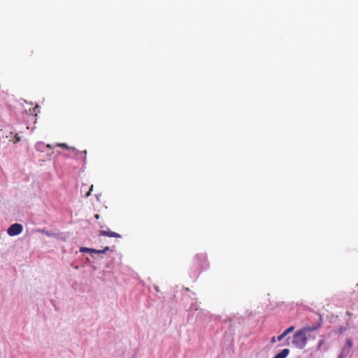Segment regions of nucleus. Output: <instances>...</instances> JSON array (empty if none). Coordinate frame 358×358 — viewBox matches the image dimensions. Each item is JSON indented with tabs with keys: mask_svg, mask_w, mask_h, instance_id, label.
I'll list each match as a JSON object with an SVG mask.
<instances>
[{
	"mask_svg": "<svg viewBox=\"0 0 358 358\" xmlns=\"http://www.w3.org/2000/svg\"><path fill=\"white\" fill-rule=\"evenodd\" d=\"M308 338L303 331H297L293 336L292 344L299 349H303L307 343Z\"/></svg>",
	"mask_w": 358,
	"mask_h": 358,
	"instance_id": "obj_1",
	"label": "nucleus"
},
{
	"mask_svg": "<svg viewBox=\"0 0 358 358\" xmlns=\"http://www.w3.org/2000/svg\"><path fill=\"white\" fill-rule=\"evenodd\" d=\"M100 236H107L109 237L120 238V235L117 233L111 231L110 230H101L99 232Z\"/></svg>",
	"mask_w": 358,
	"mask_h": 358,
	"instance_id": "obj_6",
	"label": "nucleus"
},
{
	"mask_svg": "<svg viewBox=\"0 0 358 358\" xmlns=\"http://www.w3.org/2000/svg\"><path fill=\"white\" fill-rule=\"evenodd\" d=\"M84 187H85V186H84V185H83V186H82V189H81V190H82V191L83 190V188H84Z\"/></svg>",
	"mask_w": 358,
	"mask_h": 358,
	"instance_id": "obj_19",
	"label": "nucleus"
},
{
	"mask_svg": "<svg viewBox=\"0 0 358 358\" xmlns=\"http://www.w3.org/2000/svg\"><path fill=\"white\" fill-rule=\"evenodd\" d=\"M185 290L189 291V288L187 287V288H185Z\"/></svg>",
	"mask_w": 358,
	"mask_h": 358,
	"instance_id": "obj_20",
	"label": "nucleus"
},
{
	"mask_svg": "<svg viewBox=\"0 0 358 358\" xmlns=\"http://www.w3.org/2000/svg\"><path fill=\"white\" fill-rule=\"evenodd\" d=\"M80 252L84 253H88L93 256V254L95 255H106L107 252H112L113 250H110V248H103L101 250H96L92 248H80Z\"/></svg>",
	"mask_w": 358,
	"mask_h": 358,
	"instance_id": "obj_2",
	"label": "nucleus"
},
{
	"mask_svg": "<svg viewBox=\"0 0 358 358\" xmlns=\"http://www.w3.org/2000/svg\"><path fill=\"white\" fill-rule=\"evenodd\" d=\"M289 353V350L288 348H285L282 350L280 352L275 355L273 358H286Z\"/></svg>",
	"mask_w": 358,
	"mask_h": 358,
	"instance_id": "obj_8",
	"label": "nucleus"
},
{
	"mask_svg": "<svg viewBox=\"0 0 358 358\" xmlns=\"http://www.w3.org/2000/svg\"><path fill=\"white\" fill-rule=\"evenodd\" d=\"M318 316H319L318 321L317 322V323L315 324H313L312 326H306V327H304L303 329H301V331H303V332L305 334L307 332L315 331V330L318 329L322 326V315H318Z\"/></svg>",
	"mask_w": 358,
	"mask_h": 358,
	"instance_id": "obj_5",
	"label": "nucleus"
},
{
	"mask_svg": "<svg viewBox=\"0 0 358 358\" xmlns=\"http://www.w3.org/2000/svg\"><path fill=\"white\" fill-rule=\"evenodd\" d=\"M56 146L59 147V148H63L66 149L67 150H69L71 152V153L72 154L73 157H80L84 154L85 155L84 158H85V155L87 153L86 150L79 151L76 148L70 147L66 143H57L56 145Z\"/></svg>",
	"mask_w": 358,
	"mask_h": 358,
	"instance_id": "obj_3",
	"label": "nucleus"
},
{
	"mask_svg": "<svg viewBox=\"0 0 358 358\" xmlns=\"http://www.w3.org/2000/svg\"><path fill=\"white\" fill-rule=\"evenodd\" d=\"M20 136H19L18 134H16V135L15 136L14 143H17L20 142Z\"/></svg>",
	"mask_w": 358,
	"mask_h": 358,
	"instance_id": "obj_13",
	"label": "nucleus"
},
{
	"mask_svg": "<svg viewBox=\"0 0 358 358\" xmlns=\"http://www.w3.org/2000/svg\"><path fill=\"white\" fill-rule=\"evenodd\" d=\"M193 309H194V310H197V308H194V305L192 304V305L191 306V307H190V310H193Z\"/></svg>",
	"mask_w": 358,
	"mask_h": 358,
	"instance_id": "obj_15",
	"label": "nucleus"
},
{
	"mask_svg": "<svg viewBox=\"0 0 358 358\" xmlns=\"http://www.w3.org/2000/svg\"><path fill=\"white\" fill-rule=\"evenodd\" d=\"M346 345H347L348 347L351 348V347L353 345V343H352V341L350 338H348V339L346 340Z\"/></svg>",
	"mask_w": 358,
	"mask_h": 358,
	"instance_id": "obj_12",
	"label": "nucleus"
},
{
	"mask_svg": "<svg viewBox=\"0 0 358 358\" xmlns=\"http://www.w3.org/2000/svg\"><path fill=\"white\" fill-rule=\"evenodd\" d=\"M92 189H93V185H92L91 187H90L89 190L85 194L86 197H88L91 195V192H92Z\"/></svg>",
	"mask_w": 358,
	"mask_h": 358,
	"instance_id": "obj_11",
	"label": "nucleus"
},
{
	"mask_svg": "<svg viewBox=\"0 0 358 358\" xmlns=\"http://www.w3.org/2000/svg\"><path fill=\"white\" fill-rule=\"evenodd\" d=\"M294 326L289 327V328L285 329L280 335H279L277 337V340L278 341H281L287 335H288L289 334L292 332L294 331Z\"/></svg>",
	"mask_w": 358,
	"mask_h": 358,
	"instance_id": "obj_7",
	"label": "nucleus"
},
{
	"mask_svg": "<svg viewBox=\"0 0 358 358\" xmlns=\"http://www.w3.org/2000/svg\"><path fill=\"white\" fill-rule=\"evenodd\" d=\"M47 147L51 148V146L50 145H47Z\"/></svg>",
	"mask_w": 358,
	"mask_h": 358,
	"instance_id": "obj_18",
	"label": "nucleus"
},
{
	"mask_svg": "<svg viewBox=\"0 0 358 358\" xmlns=\"http://www.w3.org/2000/svg\"><path fill=\"white\" fill-rule=\"evenodd\" d=\"M94 217H95L96 220H98V219L99 218V214H96V215H94Z\"/></svg>",
	"mask_w": 358,
	"mask_h": 358,
	"instance_id": "obj_17",
	"label": "nucleus"
},
{
	"mask_svg": "<svg viewBox=\"0 0 358 358\" xmlns=\"http://www.w3.org/2000/svg\"><path fill=\"white\" fill-rule=\"evenodd\" d=\"M23 230V227L21 224L15 223L11 224L8 230L7 233L10 236H14L20 234Z\"/></svg>",
	"mask_w": 358,
	"mask_h": 358,
	"instance_id": "obj_4",
	"label": "nucleus"
},
{
	"mask_svg": "<svg viewBox=\"0 0 358 358\" xmlns=\"http://www.w3.org/2000/svg\"><path fill=\"white\" fill-rule=\"evenodd\" d=\"M348 324H347L346 327L341 326L337 329L334 330V332L338 334H343L348 329Z\"/></svg>",
	"mask_w": 358,
	"mask_h": 358,
	"instance_id": "obj_9",
	"label": "nucleus"
},
{
	"mask_svg": "<svg viewBox=\"0 0 358 358\" xmlns=\"http://www.w3.org/2000/svg\"><path fill=\"white\" fill-rule=\"evenodd\" d=\"M338 358H344V356H343V353H341V354L338 355Z\"/></svg>",
	"mask_w": 358,
	"mask_h": 358,
	"instance_id": "obj_16",
	"label": "nucleus"
},
{
	"mask_svg": "<svg viewBox=\"0 0 358 358\" xmlns=\"http://www.w3.org/2000/svg\"><path fill=\"white\" fill-rule=\"evenodd\" d=\"M275 341H276V338H275V336H273V337L271 338V343H275Z\"/></svg>",
	"mask_w": 358,
	"mask_h": 358,
	"instance_id": "obj_14",
	"label": "nucleus"
},
{
	"mask_svg": "<svg viewBox=\"0 0 358 358\" xmlns=\"http://www.w3.org/2000/svg\"><path fill=\"white\" fill-rule=\"evenodd\" d=\"M324 339H320L318 342V344H317V350H320L321 349V347L322 345L324 344Z\"/></svg>",
	"mask_w": 358,
	"mask_h": 358,
	"instance_id": "obj_10",
	"label": "nucleus"
}]
</instances>
